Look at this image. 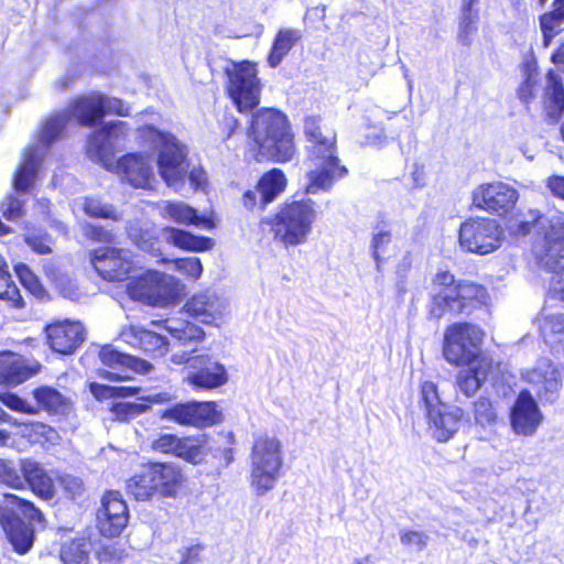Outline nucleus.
<instances>
[{
    "label": "nucleus",
    "mask_w": 564,
    "mask_h": 564,
    "mask_svg": "<svg viewBox=\"0 0 564 564\" xmlns=\"http://www.w3.org/2000/svg\"><path fill=\"white\" fill-rule=\"evenodd\" d=\"M99 93L76 98L64 112L50 117L39 134L36 144L25 148L22 161L14 173L13 187L17 192H26L33 185L36 173L50 145L61 135L70 117L82 126H93L102 119Z\"/></svg>",
    "instance_id": "f257e3e1"
},
{
    "label": "nucleus",
    "mask_w": 564,
    "mask_h": 564,
    "mask_svg": "<svg viewBox=\"0 0 564 564\" xmlns=\"http://www.w3.org/2000/svg\"><path fill=\"white\" fill-rule=\"evenodd\" d=\"M127 123L115 120L89 135L86 144L87 155L106 170L119 174L134 187L145 188L153 180L151 160L145 155L130 153L119 160H115V151L124 140Z\"/></svg>",
    "instance_id": "f03ea898"
},
{
    "label": "nucleus",
    "mask_w": 564,
    "mask_h": 564,
    "mask_svg": "<svg viewBox=\"0 0 564 564\" xmlns=\"http://www.w3.org/2000/svg\"><path fill=\"white\" fill-rule=\"evenodd\" d=\"M304 134L311 143L307 147L306 193L317 194L328 192L336 180L347 174V169L339 164L336 155V135L334 132L324 133L321 118L308 116L303 124Z\"/></svg>",
    "instance_id": "7ed1b4c3"
},
{
    "label": "nucleus",
    "mask_w": 564,
    "mask_h": 564,
    "mask_svg": "<svg viewBox=\"0 0 564 564\" xmlns=\"http://www.w3.org/2000/svg\"><path fill=\"white\" fill-rule=\"evenodd\" d=\"M249 137L252 139L256 160L279 163L290 161L295 153L294 137L286 116L272 108L257 111L251 120Z\"/></svg>",
    "instance_id": "20e7f679"
},
{
    "label": "nucleus",
    "mask_w": 564,
    "mask_h": 564,
    "mask_svg": "<svg viewBox=\"0 0 564 564\" xmlns=\"http://www.w3.org/2000/svg\"><path fill=\"white\" fill-rule=\"evenodd\" d=\"M511 230L521 236L532 230L542 234L541 241L534 246V254L540 265L546 270L564 265V225L560 219L545 218L539 210L532 209Z\"/></svg>",
    "instance_id": "39448f33"
},
{
    "label": "nucleus",
    "mask_w": 564,
    "mask_h": 564,
    "mask_svg": "<svg viewBox=\"0 0 564 564\" xmlns=\"http://www.w3.org/2000/svg\"><path fill=\"white\" fill-rule=\"evenodd\" d=\"M20 513L32 522L42 524L44 516L33 502L13 494L0 495V527L15 552L25 554L34 542L33 530L21 519Z\"/></svg>",
    "instance_id": "423d86ee"
},
{
    "label": "nucleus",
    "mask_w": 564,
    "mask_h": 564,
    "mask_svg": "<svg viewBox=\"0 0 564 564\" xmlns=\"http://www.w3.org/2000/svg\"><path fill=\"white\" fill-rule=\"evenodd\" d=\"M316 217L315 202L302 199L285 204L274 218L262 223L270 225L275 241L289 248L308 240Z\"/></svg>",
    "instance_id": "0eeeda50"
},
{
    "label": "nucleus",
    "mask_w": 564,
    "mask_h": 564,
    "mask_svg": "<svg viewBox=\"0 0 564 564\" xmlns=\"http://www.w3.org/2000/svg\"><path fill=\"white\" fill-rule=\"evenodd\" d=\"M138 135L144 143L158 149V170L165 183L175 186L181 182L188 170L186 147L173 134L153 126L139 128Z\"/></svg>",
    "instance_id": "6e6552de"
},
{
    "label": "nucleus",
    "mask_w": 564,
    "mask_h": 564,
    "mask_svg": "<svg viewBox=\"0 0 564 564\" xmlns=\"http://www.w3.org/2000/svg\"><path fill=\"white\" fill-rule=\"evenodd\" d=\"M282 465L281 442L271 436L258 437L250 454V485L258 496L274 488Z\"/></svg>",
    "instance_id": "1a4fd4ad"
},
{
    "label": "nucleus",
    "mask_w": 564,
    "mask_h": 564,
    "mask_svg": "<svg viewBox=\"0 0 564 564\" xmlns=\"http://www.w3.org/2000/svg\"><path fill=\"white\" fill-rule=\"evenodd\" d=\"M181 291L182 284L175 276L155 270H148L127 284L131 299L159 307L173 304Z\"/></svg>",
    "instance_id": "9d476101"
},
{
    "label": "nucleus",
    "mask_w": 564,
    "mask_h": 564,
    "mask_svg": "<svg viewBox=\"0 0 564 564\" xmlns=\"http://www.w3.org/2000/svg\"><path fill=\"white\" fill-rule=\"evenodd\" d=\"M484 332L469 323H455L444 334L443 355L447 362L465 366L487 357L480 352Z\"/></svg>",
    "instance_id": "9b49d317"
},
{
    "label": "nucleus",
    "mask_w": 564,
    "mask_h": 564,
    "mask_svg": "<svg viewBox=\"0 0 564 564\" xmlns=\"http://www.w3.org/2000/svg\"><path fill=\"white\" fill-rule=\"evenodd\" d=\"M505 235L496 219L475 217L465 220L458 232V243L466 252L480 256L489 254L498 250Z\"/></svg>",
    "instance_id": "f8f14e48"
},
{
    "label": "nucleus",
    "mask_w": 564,
    "mask_h": 564,
    "mask_svg": "<svg viewBox=\"0 0 564 564\" xmlns=\"http://www.w3.org/2000/svg\"><path fill=\"white\" fill-rule=\"evenodd\" d=\"M172 361L177 365L185 364L187 373L184 382L195 391L217 389L228 382V372L224 365L207 355L188 356L173 355Z\"/></svg>",
    "instance_id": "ddd939ff"
},
{
    "label": "nucleus",
    "mask_w": 564,
    "mask_h": 564,
    "mask_svg": "<svg viewBox=\"0 0 564 564\" xmlns=\"http://www.w3.org/2000/svg\"><path fill=\"white\" fill-rule=\"evenodd\" d=\"M228 93L239 111L254 108L260 100L261 86L256 65L250 62L234 64L227 69Z\"/></svg>",
    "instance_id": "4468645a"
},
{
    "label": "nucleus",
    "mask_w": 564,
    "mask_h": 564,
    "mask_svg": "<svg viewBox=\"0 0 564 564\" xmlns=\"http://www.w3.org/2000/svg\"><path fill=\"white\" fill-rule=\"evenodd\" d=\"M159 415L162 420L196 429L213 426L223 420L221 412L215 402L188 401L176 403L161 411Z\"/></svg>",
    "instance_id": "2eb2a0df"
},
{
    "label": "nucleus",
    "mask_w": 564,
    "mask_h": 564,
    "mask_svg": "<svg viewBox=\"0 0 564 564\" xmlns=\"http://www.w3.org/2000/svg\"><path fill=\"white\" fill-rule=\"evenodd\" d=\"M487 299V291L481 285L459 282L454 288L443 289L434 295V305L441 312L436 313L435 308H433V314L441 315L445 311L463 313L478 304H485Z\"/></svg>",
    "instance_id": "dca6fc26"
},
{
    "label": "nucleus",
    "mask_w": 564,
    "mask_h": 564,
    "mask_svg": "<svg viewBox=\"0 0 564 564\" xmlns=\"http://www.w3.org/2000/svg\"><path fill=\"white\" fill-rule=\"evenodd\" d=\"M96 272L107 281H122L134 270L132 252L123 248L101 247L89 253Z\"/></svg>",
    "instance_id": "f3484780"
},
{
    "label": "nucleus",
    "mask_w": 564,
    "mask_h": 564,
    "mask_svg": "<svg viewBox=\"0 0 564 564\" xmlns=\"http://www.w3.org/2000/svg\"><path fill=\"white\" fill-rule=\"evenodd\" d=\"M543 403H554L560 398L562 376L557 366L549 358H541L522 373Z\"/></svg>",
    "instance_id": "a211bd4d"
},
{
    "label": "nucleus",
    "mask_w": 564,
    "mask_h": 564,
    "mask_svg": "<svg viewBox=\"0 0 564 564\" xmlns=\"http://www.w3.org/2000/svg\"><path fill=\"white\" fill-rule=\"evenodd\" d=\"M473 204L484 210L503 215L516 206L518 191L503 182L487 183L477 186L471 194Z\"/></svg>",
    "instance_id": "6ab92c4d"
},
{
    "label": "nucleus",
    "mask_w": 564,
    "mask_h": 564,
    "mask_svg": "<svg viewBox=\"0 0 564 564\" xmlns=\"http://www.w3.org/2000/svg\"><path fill=\"white\" fill-rule=\"evenodd\" d=\"M96 518L101 535L115 538L121 534L129 521V510L118 491L110 490L105 494Z\"/></svg>",
    "instance_id": "aec40b11"
},
{
    "label": "nucleus",
    "mask_w": 564,
    "mask_h": 564,
    "mask_svg": "<svg viewBox=\"0 0 564 564\" xmlns=\"http://www.w3.org/2000/svg\"><path fill=\"white\" fill-rule=\"evenodd\" d=\"M510 426L519 436H533L541 424L544 415L539 408L536 400L529 390H522L510 410Z\"/></svg>",
    "instance_id": "412c9836"
},
{
    "label": "nucleus",
    "mask_w": 564,
    "mask_h": 564,
    "mask_svg": "<svg viewBox=\"0 0 564 564\" xmlns=\"http://www.w3.org/2000/svg\"><path fill=\"white\" fill-rule=\"evenodd\" d=\"M46 343L62 355L73 354L85 340L84 326L78 322L62 321L46 326Z\"/></svg>",
    "instance_id": "4be33fe9"
},
{
    "label": "nucleus",
    "mask_w": 564,
    "mask_h": 564,
    "mask_svg": "<svg viewBox=\"0 0 564 564\" xmlns=\"http://www.w3.org/2000/svg\"><path fill=\"white\" fill-rule=\"evenodd\" d=\"M226 308V301L212 291L194 294L184 306L188 316L206 325H217Z\"/></svg>",
    "instance_id": "5701e85b"
},
{
    "label": "nucleus",
    "mask_w": 564,
    "mask_h": 564,
    "mask_svg": "<svg viewBox=\"0 0 564 564\" xmlns=\"http://www.w3.org/2000/svg\"><path fill=\"white\" fill-rule=\"evenodd\" d=\"M99 358L105 366L112 369L121 367L120 371L105 370L101 377L115 380L124 381L131 378V372H149L152 368L151 365L144 360L137 359L130 355L122 354L110 346H105L99 351Z\"/></svg>",
    "instance_id": "b1692460"
},
{
    "label": "nucleus",
    "mask_w": 564,
    "mask_h": 564,
    "mask_svg": "<svg viewBox=\"0 0 564 564\" xmlns=\"http://www.w3.org/2000/svg\"><path fill=\"white\" fill-rule=\"evenodd\" d=\"M40 370V364L11 351L0 352V384L18 386Z\"/></svg>",
    "instance_id": "393cba45"
},
{
    "label": "nucleus",
    "mask_w": 564,
    "mask_h": 564,
    "mask_svg": "<svg viewBox=\"0 0 564 564\" xmlns=\"http://www.w3.org/2000/svg\"><path fill=\"white\" fill-rule=\"evenodd\" d=\"M120 336L127 344L137 347L153 357L164 356L171 345L165 336L156 333L155 330L145 329L139 326L124 328Z\"/></svg>",
    "instance_id": "a878e982"
},
{
    "label": "nucleus",
    "mask_w": 564,
    "mask_h": 564,
    "mask_svg": "<svg viewBox=\"0 0 564 564\" xmlns=\"http://www.w3.org/2000/svg\"><path fill=\"white\" fill-rule=\"evenodd\" d=\"M464 411L457 406L444 405L432 409L426 415L429 429L438 442H447L458 431Z\"/></svg>",
    "instance_id": "bb28decb"
},
{
    "label": "nucleus",
    "mask_w": 564,
    "mask_h": 564,
    "mask_svg": "<svg viewBox=\"0 0 564 564\" xmlns=\"http://www.w3.org/2000/svg\"><path fill=\"white\" fill-rule=\"evenodd\" d=\"M158 212L161 217L180 225H194L196 227L207 229L215 226L212 218L207 216H199L196 209L181 200H163L158 204Z\"/></svg>",
    "instance_id": "cd10ccee"
},
{
    "label": "nucleus",
    "mask_w": 564,
    "mask_h": 564,
    "mask_svg": "<svg viewBox=\"0 0 564 564\" xmlns=\"http://www.w3.org/2000/svg\"><path fill=\"white\" fill-rule=\"evenodd\" d=\"M469 368L460 370L456 376V389L465 397L470 398L476 394L482 383L487 380L492 369V359L481 357L477 362L468 365Z\"/></svg>",
    "instance_id": "c85d7f7f"
},
{
    "label": "nucleus",
    "mask_w": 564,
    "mask_h": 564,
    "mask_svg": "<svg viewBox=\"0 0 564 564\" xmlns=\"http://www.w3.org/2000/svg\"><path fill=\"white\" fill-rule=\"evenodd\" d=\"M20 470L23 474L24 486L28 484L31 490L44 500L53 498V480L37 462L33 459H21Z\"/></svg>",
    "instance_id": "c756f323"
},
{
    "label": "nucleus",
    "mask_w": 564,
    "mask_h": 564,
    "mask_svg": "<svg viewBox=\"0 0 564 564\" xmlns=\"http://www.w3.org/2000/svg\"><path fill=\"white\" fill-rule=\"evenodd\" d=\"M162 237L167 243L189 252L207 251L213 247L210 238L195 236L189 231L171 226L162 229Z\"/></svg>",
    "instance_id": "7c9ffc66"
},
{
    "label": "nucleus",
    "mask_w": 564,
    "mask_h": 564,
    "mask_svg": "<svg viewBox=\"0 0 564 564\" xmlns=\"http://www.w3.org/2000/svg\"><path fill=\"white\" fill-rule=\"evenodd\" d=\"M152 325L160 327L161 325L169 332L171 335L174 345L178 346H189L191 344H197L203 340L205 333L204 330L192 324L187 321L181 319H166L164 322L161 321H152Z\"/></svg>",
    "instance_id": "2f4dec72"
},
{
    "label": "nucleus",
    "mask_w": 564,
    "mask_h": 564,
    "mask_svg": "<svg viewBox=\"0 0 564 564\" xmlns=\"http://www.w3.org/2000/svg\"><path fill=\"white\" fill-rule=\"evenodd\" d=\"M543 105L546 116L557 120L564 111V86L557 73L549 70L543 94Z\"/></svg>",
    "instance_id": "473e14b6"
},
{
    "label": "nucleus",
    "mask_w": 564,
    "mask_h": 564,
    "mask_svg": "<svg viewBox=\"0 0 564 564\" xmlns=\"http://www.w3.org/2000/svg\"><path fill=\"white\" fill-rule=\"evenodd\" d=\"M303 31L297 28H281L272 42L268 55V64L278 67L290 51L302 41Z\"/></svg>",
    "instance_id": "72a5a7b5"
},
{
    "label": "nucleus",
    "mask_w": 564,
    "mask_h": 564,
    "mask_svg": "<svg viewBox=\"0 0 564 564\" xmlns=\"http://www.w3.org/2000/svg\"><path fill=\"white\" fill-rule=\"evenodd\" d=\"M127 235L139 249L158 254V236L153 224L142 220H130L127 224Z\"/></svg>",
    "instance_id": "f704fd0d"
},
{
    "label": "nucleus",
    "mask_w": 564,
    "mask_h": 564,
    "mask_svg": "<svg viewBox=\"0 0 564 564\" xmlns=\"http://www.w3.org/2000/svg\"><path fill=\"white\" fill-rule=\"evenodd\" d=\"M72 210L75 215L83 213L93 218L111 219L115 221L121 219V214L111 204L104 203L96 197L82 196L75 198L72 203Z\"/></svg>",
    "instance_id": "c9c22d12"
},
{
    "label": "nucleus",
    "mask_w": 564,
    "mask_h": 564,
    "mask_svg": "<svg viewBox=\"0 0 564 564\" xmlns=\"http://www.w3.org/2000/svg\"><path fill=\"white\" fill-rule=\"evenodd\" d=\"M13 426L18 429L17 434L19 436L28 440L32 444H57L61 438L57 431L43 422H19L17 420V424H13Z\"/></svg>",
    "instance_id": "e433bc0d"
},
{
    "label": "nucleus",
    "mask_w": 564,
    "mask_h": 564,
    "mask_svg": "<svg viewBox=\"0 0 564 564\" xmlns=\"http://www.w3.org/2000/svg\"><path fill=\"white\" fill-rule=\"evenodd\" d=\"M158 494L174 497L180 487L182 475L177 468L167 464L151 465Z\"/></svg>",
    "instance_id": "4c0bfd02"
},
{
    "label": "nucleus",
    "mask_w": 564,
    "mask_h": 564,
    "mask_svg": "<svg viewBox=\"0 0 564 564\" xmlns=\"http://www.w3.org/2000/svg\"><path fill=\"white\" fill-rule=\"evenodd\" d=\"M33 397L39 405L48 413L66 414L70 409L69 401L51 387L35 389Z\"/></svg>",
    "instance_id": "58836bf2"
},
{
    "label": "nucleus",
    "mask_w": 564,
    "mask_h": 564,
    "mask_svg": "<svg viewBox=\"0 0 564 564\" xmlns=\"http://www.w3.org/2000/svg\"><path fill=\"white\" fill-rule=\"evenodd\" d=\"M286 186V178L282 171L273 169L265 173L258 182V192L260 193L261 204L265 205L272 202L281 194Z\"/></svg>",
    "instance_id": "ea45409f"
},
{
    "label": "nucleus",
    "mask_w": 564,
    "mask_h": 564,
    "mask_svg": "<svg viewBox=\"0 0 564 564\" xmlns=\"http://www.w3.org/2000/svg\"><path fill=\"white\" fill-rule=\"evenodd\" d=\"M154 476L151 466L144 468L141 473L130 478L127 482L128 491L137 500H148L156 491Z\"/></svg>",
    "instance_id": "a19ab883"
},
{
    "label": "nucleus",
    "mask_w": 564,
    "mask_h": 564,
    "mask_svg": "<svg viewBox=\"0 0 564 564\" xmlns=\"http://www.w3.org/2000/svg\"><path fill=\"white\" fill-rule=\"evenodd\" d=\"M540 25L543 33V44L549 46L552 39L564 28V4L554 6V10L545 13L540 19Z\"/></svg>",
    "instance_id": "79ce46f5"
},
{
    "label": "nucleus",
    "mask_w": 564,
    "mask_h": 564,
    "mask_svg": "<svg viewBox=\"0 0 564 564\" xmlns=\"http://www.w3.org/2000/svg\"><path fill=\"white\" fill-rule=\"evenodd\" d=\"M392 241V232L388 224H378L372 232L370 248L372 251V258L376 262L377 269L380 270L381 264L384 261L382 253L386 252L388 246Z\"/></svg>",
    "instance_id": "37998d69"
},
{
    "label": "nucleus",
    "mask_w": 564,
    "mask_h": 564,
    "mask_svg": "<svg viewBox=\"0 0 564 564\" xmlns=\"http://www.w3.org/2000/svg\"><path fill=\"white\" fill-rule=\"evenodd\" d=\"M90 543L84 539L74 540L63 545L61 560L63 564H88Z\"/></svg>",
    "instance_id": "c03bdc74"
},
{
    "label": "nucleus",
    "mask_w": 564,
    "mask_h": 564,
    "mask_svg": "<svg viewBox=\"0 0 564 564\" xmlns=\"http://www.w3.org/2000/svg\"><path fill=\"white\" fill-rule=\"evenodd\" d=\"M0 299L9 302L13 307H23L24 302L18 286L11 281L7 262L0 258Z\"/></svg>",
    "instance_id": "a18cd8bd"
},
{
    "label": "nucleus",
    "mask_w": 564,
    "mask_h": 564,
    "mask_svg": "<svg viewBox=\"0 0 564 564\" xmlns=\"http://www.w3.org/2000/svg\"><path fill=\"white\" fill-rule=\"evenodd\" d=\"M206 455L207 447L204 442L191 437L180 438L175 456L192 464H199Z\"/></svg>",
    "instance_id": "49530a36"
},
{
    "label": "nucleus",
    "mask_w": 564,
    "mask_h": 564,
    "mask_svg": "<svg viewBox=\"0 0 564 564\" xmlns=\"http://www.w3.org/2000/svg\"><path fill=\"white\" fill-rule=\"evenodd\" d=\"M524 80L518 88L519 99L524 102H531L538 95L540 75L535 64L527 63L523 66Z\"/></svg>",
    "instance_id": "de8ad7c7"
},
{
    "label": "nucleus",
    "mask_w": 564,
    "mask_h": 564,
    "mask_svg": "<svg viewBox=\"0 0 564 564\" xmlns=\"http://www.w3.org/2000/svg\"><path fill=\"white\" fill-rule=\"evenodd\" d=\"M89 390L91 394L99 401L133 397L140 392V388L137 387H112L97 382L90 383Z\"/></svg>",
    "instance_id": "09e8293b"
},
{
    "label": "nucleus",
    "mask_w": 564,
    "mask_h": 564,
    "mask_svg": "<svg viewBox=\"0 0 564 564\" xmlns=\"http://www.w3.org/2000/svg\"><path fill=\"white\" fill-rule=\"evenodd\" d=\"M540 328L545 343L551 346L564 333V314L543 315Z\"/></svg>",
    "instance_id": "8fccbe9b"
},
{
    "label": "nucleus",
    "mask_w": 564,
    "mask_h": 564,
    "mask_svg": "<svg viewBox=\"0 0 564 564\" xmlns=\"http://www.w3.org/2000/svg\"><path fill=\"white\" fill-rule=\"evenodd\" d=\"M497 419V411L489 399L480 397L474 403V420L476 424L484 429L492 427L496 424Z\"/></svg>",
    "instance_id": "3c124183"
},
{
    "label": "nucleus",
    "mask_w": 564,
    "mask_h": 564,
    "mask_svg": "<svg viewBox=\"0 0 564 564\" xmlns=\"http://www.w3.org/2000/svg\"><path fill=\"white\" fill-rule=\"evenodd\" d=\"M15 273L22 285L36 297H42L45 293L37 276L24 263H18L14 267Z\"/></svg>",
    "instance_id": "603ef678"
},
{
    "label": "nucleus",
    "mask_w": 564,
    "mask_h": 564,
    "mask_svg": "<svg viewBox=\"0 0 564 564\" xmlns=\"http://www.w3.org/2000/svg\"><path fill=\"white\" fill-rule=\"evenodd\" d=\"M20 468L6 459H0V481L12 489H24V478Z\"/></svg>",
    "instance_id": "864d4df0"
},
{
    "label": "nucleus",
    "mask_w": 564,
    "mask_h": 564,
    "mask_svg": "<svg viewBox=\"0 0 564 564\" xmlns=\"http://www.w3.org/2000/svg\"><path fill=\"white\" fill-rule=\"evenodd\" d=\"M26 245L39 254H48L52 252V238L42 230H30L24 236Z\"/></svg>",
    "instance_id": "5fc2aeb1"
},
{
    "label": "nucleus",
    "mask_w": 564,
    "mask_h": 564,
    "mask_svg": "<svg viewBox=\"0 0 564 564\" xmlns=\"http://www.w3.org/2000/svg\"><path fill=\"white\" fill-rule=\"evenodd\" d=\"M149 406L135 402H117L113 403L110 411L116 420L127 421L147 412Z\"/></svg>",
    "instance_id": "6e6d98bb"
},
{
    "label": "nucleus",
    "mask_w": 564,
    "mask_h": 564,
    "mask_svg": "<svg viewBox=\"0 0 564 564\" xmlns=\"http://www.w3.org/2000/svg\"><path fill=\"white\" fill-rule=\"evenodd\" d=\"M421 397L425 406L426 415L432 409H441L446 405L440 399L436 384L432 381H425L421 386Z\"/></svg>",
    "instance_id": "4d7b16f0"
},
{
    "label": "nucleus",
    "mask_w": 564,
    "mask_h": 564,
    "mask_svg": "<svg viewBox=\"0 0 564 564\" xmlns=\"http://www.w3.org/2000/svg\"><path fill=\"white\" fill-rule=\"evenodd\" d=\"M175 269L192 280H197L203 272V265L198 258L188 257L173 261Z\"/></svg>",
    "instance_id": "13d9d810"
},
{
    "label": "nucleus",
    "mask_w": 564,
    "mask_h": 564,
    "mask_svg": "<svg viewBox=\"0 0 564 564\" xmlns=\"http://www.w3.org/2000/svg\"><path fill=\"white\" fill-rule=\"evenodd\" d=\"M83 232L88 239L96 242L111 243L116 239V236L111 230L90 223H85L83 225Z\"/></svg>",
    "instance_id": "bf43d9fd"
},
{
    "label": "nucleus",
    "mask_w": 564,
    "mask_h": 564,
    "mask_svg": "<svg viewBox=\"0 0 564 564\" xmlns=\"http://www.w3.org/2000/svg\"><path fill=\"white\" fill-rule=\"evenodd\" d=\"M0 401L10 410L25 413V414H36L37 409L28 404L26 401H24L19 395L11 393V392H4L0 393Z\"/></svg>",
    "instance_id": "052dcab7"
},
{
    "label": "nucleus",
    "mask_w": 564,
    "mask_h": 564,
    "mask_svg": "<svg viewBox=\"0 0 564 564\" xmlns=\"http://www.w3.org/2000/svg\"><path fill=\"white\" fill-rule=\"evenodd\" d=\"M99 97L102 117L107 113H113L123 117L130 115L129 107L124 105L122 100L102 94H99Z\"/></svg>",
    "instance_id": "680f3d73"
},
{
    "label": "nucleus",
    "mask_w": 564,
    "mask_h": 564,
    "mask_svg": "<svg viewBox=\"0 0 564 564\" xmlns=\"http://www.w3.org/2000/svg\"><path fill=\"white\" fill-rule=\"evenodd\" d=\"M0 212L7 220H15L23 215V203L10 195L1 203Z\"/></svg>",
    "instance_id": "e2e57ef3"
},
{
    "label": "nucleus",
    "mask_w": 564,
    "mask_h": 564,
    "mask_svg": "<svg viewBox=\"0 0 564 564\" xmlns=\"http://www.w3.org/2000/svg\"><path fill=\"white\" fill-rule=\"evenodd\" d=\"M429 536L420 531H403L400 541L404 546H410L416 551H423L427 545Z\"/></svg>",
    "instance_id": "0e129e2a"
},
{
    "label": "nucleus",
    "mask_w": 564,
    "mask_h": 564,
    "mask_svg": "<svg viewBox=\"0 0 564 564\" xmlns=\"http://www.w3.org/2000/svg\"><path fill=\"white\" fill-rule=\"evenodd\" d=\"M178 444L180 437L176 435L163 434L152 442V448L161 453L175 455Z\"/></svg>",
    "instance_id": "69168bd1"
},
{
    "label": "nucleus",
    "mask_w": 564,
    "mask_h": 564,
    "mask_svg": "<svg viewBox=\"0 0 564 564\" xmlns=\"http://www.w3.org/2000/svg\"><path fill=\"white\" fill-rule=\"evenodd\" d=\"M549 271L552 272L550 292L554 297L564 301V264Z\"/></svg>",
    "instance_id": "338daca9"
},
{
    "label": "nucleus",
    "mask_w": 564,
    "mask_h": 564,
    "mask_svg": "<svg viewBox=\"0 0 564 564\" xmlns=\"http://www.w3.org/2000/svg\"><path fill=\"white\" fill-rule=\"evenodd\" d=\"M62 484L66 492L70 495L72 498L79 497L84 490V481L76 476L66 475L62 478Z\"/></svg>",
    "instance_id": "774afa93"
}]
</instances>
